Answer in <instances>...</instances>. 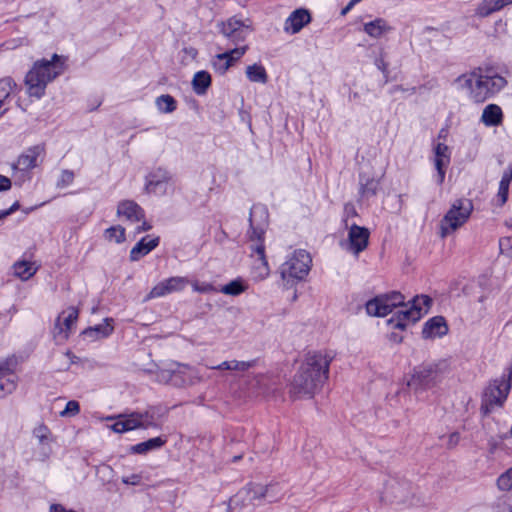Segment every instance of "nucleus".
Listing matches in <instances>:
<instances>
[{
	"label": "nucleus",
	"instance_id": "1",
	"mask_svg": "<svg viewBox=\"0 0 512 512\" xmlns=\"http://www.w3.org/2000/svg\"><path fill=\"white\" fill-rule=\"evenodd\" d=\"M432 300L427 295H419L412 301L405 302L404 296L399 292H391L376 296L366 303V312L373 317H386V324L391 330L404 331L419 321L425 315Z\"/></svg>",
	"mask_w": 512,
	"mask_h": 512
},
{
	"label": "nucleus",
	"instance_id": "2",
	"mask_svg": "<svg viewBox=\"0 0 512 512\" xmlns=\"http://www.w3.org/2000/svg\"><path fill=\"white\" fill-rule=\"evenodd\" d=\"M333 359V353L325 350L306 354L290 383L289 393L295 398H312L328 380Z\"/></svg>",
	"mask_w": 512,
	"mask_h": 512
},
{
	"label": "nucleus",
	"instance_id": "3",
	"mask_svg": "<svg viewBox=\"0 0 512 512\" xmlns=\"http://www.w3.org/2000/svg\"><path fill=\"white\" fill-rule=\"evenodd\" d=\"M453 85L457 91L467 94L472 101L482 103L501 91L507 81L490 70L478 68L457 77Z\"/></svg>",
	"mask_w": 512,
	"mask_h": 512
},
{
	"label": "nucleus",
	"instance_id": "4",
	"mask_svg": "<svg viewBox=\"0 0 512 512\" xmlns=\"http://www.w3.org/2000/svg\"><path fill=\"white\" fill-rule=\"evenodd\" d=\"M66 57L53 54L51 59H40L33 63L24 80L29 97L40 99L47 85L62 75L66 69Z\"/></svg>",
	"mask_w": 512,
	"mask_h": 512
},
{
	"label": "nucleus",
	"instance_id": "5",
	"mask_svg": "<svg viewBox=\"0 0 512 512\" xmlns=\"http://www.w3.org/2000/svg\"><path fill=\"white\" fill-rule=\"evenodd\" d=\"M257 215L263 217L264 221H266V208L262 206H254L250 212L249 221L252 229L250 239L254 242V244L251 245V256L255 259L251 275L255 281H263L269 277L270 267L265 255V246L262 242L264 229L263 227H255V218Z\"/></svg>",
	"mask_w": 512,
	"mask_h": 512
},
{
	"label": "nucleus",
	"instance_id": "6",
	"mask_svg": "<svg viewBox=\"0 0 512 512\" xmlns=\"http://www.w3.org/2000/svg\"><path fill=\"white\" fill-rule=\"evenodd\" d=\"M312 267V257L304 249H296L285 257L278 272L286 288H291L304 281Z\"/></svg>",
	"mask_w": 512,
	"mask_h": 512
},
{
	"label": "nucleus",
	"instance_id": "7",
	"mask_svg": "<svg viewBox=\"0 0 512 512\" xmlns=\"http://www.w3.org/2000/svg\"><path fill=\"white\" fill-rule=\"evenodd\" d=\"M511 382L512 368L509 367L503 375L488 383L481 396L480 412L483 415H489L503 407L511 389Z\"/></svg>",
	"mask_w": 512,
	"mask_h": 512
},
{
	"label": "nucleus",
	"instance_id": "8",
	"mask_svg": "<svg viewBox=\"0 0 512 512\" xmlns=\"http://www.w3.org/2000/svg\"><path fill=\"white\" fill-rule=\"evenodd\" d=\"M157 380L160 383L184 387L202 382L203 377L196 368L186 364L171 362L158 370Z\"/></svg>",
	"mask_w": 512,
	"mask_h": 512
},
{
	"label": "nucleus",
	"instance_id": "9",
	"mask_svg": "<svg viewBox=\"0 0 512 512\" xmlns=\"http://www.w3.org/2000/svg\"><path fill=\"white\" fill-rule=\"evenodd\" d=\"M105 421H113L108 426L110 430L117 434H123L136 429H148L156 427L157 424L149 410L144 412H132L129 414H119L102 418Z\"/></svg>",
	"mask_w": 512,
	"mask_h": 512
},
{
	"label": "nucleus",
	"instance_id": "10",
	"mask_svg": "<svg viewBox=\"0 0 512 512\" xmlns=\"http://www.w3.org/2000/svg\"><path fill=\"white\" fill-rule=\"evenodd\" d=\"M473 205L468 199H458L453 202L440 224L441 237H446L463 226L469 219Z\"/></svg>",
	"mask_w": 512,
	"mask_h": 512
},
{
	"label": "nucleus",
	"instance_id": "11",
	"mask_svg": "<svg viewBox=\"0 0 512 512\" xmlns=\"http://www.w3.org/2000/svg\"><path fill=\"white\" fill-rule=\"evenodd\" d=\"M450 371L449 364L442 360L431 365H424L415 368L408 381L409 386L428 385L431 382L440 380L441 376Z\"/></svg>",
	"mask_w": 512,
	"mask_h": 512
},
{
	"label": "nucleus",
	"instance_id": "12",
	"mask_svg": "<svg viewBox=\"0 0 512 512\" xmlns=\"http://www.w3.org/2000/svg\"><path fill=\"white\" fill-rule=\"evenodd\" d=\"M145 190L157 196L171 194L174 190L171 174L162 168L152 170L146 176Z\"/></svg>",
	"mask_w": 512,
	"mask_h": 512
},
{
	"label": "nucleus",
	"instance_id": "13",
	"mask_svg": "<svg viewBox=\"0 0 512 512\" xmlns=\"http://www.w3.org/2000/svg\"><path fill=\"white\" fill-rule=\"evenodd\" d=\"M189 283L190 282L186 277H169L154 285L144 300L149 301L152 299L165 297L172 293L181 292L187 287Z\"/></svg>",
	"mask_w": 512,
	"mask_h": 512
},
{
	"label": "nucleus",
	"instance_id": "14",
	"mask_svg": "<svg viewBox=\"0 0 512 512\" xmlns=\"http://www.w3.org/2000/svg\"><path fill=\"white\" fill-rule=\"evenodd\" d=\"M369 237L370 232L367 228L354 224L350 226L347 239L341 243V246L344 250L358 256L367 248Z\"/></svg>",
	"mask_w": 512,
	"mask_h": 512
},
{
	"label": "nucleus",
	"instance_id": "15",
	"mask_svg": "<svg viewBox=\"0 0 512 512\" xmlns=\"http://www.w3.org/2000/svg\"><path fill=\"white\" fill-rule=\"evenodd\" d=\"M451 161V150L444 142L436 141L433 144V163L437 174L436 182L441 185L445 180L446 169Z\"/></svg>",
	"mask_w": 512,
	"mask_h": 512
},
{
	"label": "nucleus",
	"instance_id": "16",
	"mask_svg": "<svg viewBox=\"0 0 512 512\" xmlns=\"http://www.w3.org/2000/svg\"><path fill=\"white\" fill-rule=\"evenodd\" d=\"M268 487L262 484H250L236 494L241 507L256 506L267 496Z\"/></svg>",
	"mask_w": 512,
	"mask_h": 512
},
{
	"label": "nucleus",
	"instance_id": "17",
	"mask_svg": "<svg viewBox=\"0 0 512 512\" xmlns=\"http://www.w3.org/2000/svg\"><path fill=\"white\" fill-rule=\"evenodd\" d=\"M79 311L75 307H68L58 316L55 323V334L61 340H67L75 327Z\"/></svg>",
	"mask_w": 512,
	"mask_h": 512
},
{
	"label": "nucleus",
	"instance_id": "18",
	"mask_svg": "<svg viewBox=\"0 0 512 512\" xmlns=\"http://www.w3.org/2000/svg\"><path fill=\"white\" fill-rule=\"evenodd\" d=\"M44 153V147L41 145L30 147L19 155L14 167L21 171H30L43 161Z\"/></svg>",
	"mask_w": 512,
	"mask_h": 512
},
{
	"label": "nucleus",
	"instance_id": "19",
	"mask_svg": "<svg viewBox=\"0 0 512 512\" xmlns=\"http://www.w3.org/2000/svg\"><path fill=\"white\" fill-rule=\"evenodd\" d=\"M448 330L449 328L445 318L442 316H434L424 323L421 334L424 339L434 340L445 336Z\"/></svg>",
	"mask_w": 512,
	"mask_h": 512
},
{
	"label": "nucleus",
	"instance_id": "20",
	"mask_svg": "<svg viewBox=\"0 0 512 512\" xmlns=\"http://www.w3.org/2000/svg\"><path fill=\"white\" fill-rule=\"evenodd\" d=\"M311 22V14L307 9L294 10L285 20L284 31L289 34L300 32L304 26Z\"/></svg>",
	"mask_w": 512,
	"mask_h": 512
},
{
	"label": "nucleus",
	"instance_id": "21",
	"mask_svg": "<svg viewBox=\"0 0 512 512\" xmlns=\"http://www.w3.org/2000/svg\"><path fill=\"white\" fill-rule=\"evenodd\" d=\"M117 216L128 222H140L144 219L142 208L134 201L124 200L117 206Z\"/></svg>",
	"mask_w": 512,
	"mask_h": 512
},
{
	"label": "nucleus",
	"instance_id": "22",
	"mask_svg": "<svg viewBox=\"0 0 512 512\" xmlns=\"http://www.w3.org/2000/svg\"><path fill=\"white\" fill-rule=\"evenodd\" d=\"M159 244V237L147 235L138 241L130 251V260L138 261L149 254Z\"/></svg>",
	"mask_w": 512,
	"mask_h": 512
},
{
	"label": "nucleus",
	"instance_id": "23",
	"mask_svg": "<svg viewBox=\"0 0 512 512\" xmlns=\"http://www.w3.org/2000/svg\"><path fill=\"white\" fill-rule=\"evenodd\" d=\"M393 30L392 26L384 18H375L363 24V31L373 39H380Z\"/></svg>",
	"mask_w": 512,
	"mask_h": 512
},
{
	"label": "nucleus",
	"instance_id": "24",
	"mask_svg": "<svg viewBox=\"0 0 512 512\" xmlns=\"http://www.w3.org/2000/svg\"><path fill=\"white\" fill-rule=\"evenodd\" d=\"M360 193L364 197H370L377 193L380 187L381 176L370 171L363 170L360 174Z\"/></svg>",
	"mask_w": 512,
	"mask_h": 512
},
{
	"label": "nucleus",
	"instance_id": "25",
	"mask_svg": "<svg viewBox=\"0 0 512 512\" xmlns=\"http://www.w3.org/2000/svg\"><path fill=\"white\" fill-rule=\"evenodd\" d=\"M13 275L21 281H28L38 271L39 264L33 260L19 259L13 266Z\"/></svg>",
	"mask_w": 512,
	"mask_h": 512
},
{
	"label": "nucleus",
	"instance_id": "26",
	"mask_svg": "<svg viewBox=\"0 0 512 512\" xmlns=\"http://www.w3.org/2000/svg\"><path fill=\"white\" fill-rule=\"evenodd\" d=\"M504 118L501 107L497 104H488L482 111L481 122L486 127H497L502 124Z\"/></svg>",
	"mask_w": 512,
	"mask_h": 512
},
{
	"label": "nucleus",
	"instance_id": "27",
	"mask_svg": "<svg viewBox=\"0 0 512 512\" xmlns=\"http://www.w3.org/2000/svg\"><path fill=\"white\" fill-rule=\"evenodd\" d=\"M511 4L512 0H482L475 9V15L484 18Z\"/></svg>",
	"mask_w": 512,
	"mask_h": 512
},
{
	"label": "nucleus",
	"instance_id": "28",
	"mask_svg": "<svg viewBox=\"0 0 512 512\" xmlns=\"http://www.w3.org/2000/svg\"><path fill=\"white\" fill-rule=\"evenodd\" d=\"M114 331L113 319L106 318L104 321L94 327L86 329L83 334L93 340L106 338Z\"/></svg>",
	"mask_w": 512,
	"mask_h": 512
},
{
	"label": "nucleus",
	"instance_id": "29",
	"mask_svg": "<svg viewBox=\"0 0 512 512\" xmlns=\"http://www.w3.org/2000/svg\"><path fill=\"white\" fill-rule=\"evenodd\" d=\"M166 443V439L162 437L151 438L147 441L130 446L129 452L131 454H147L150 451L160 449Z\"/></svg>",
	"mask_w": 512,
	"mask_h": 512
},
{
	"label": "nucleus",
	"instance_id": "30",
	"mask_svg": "<svg viewBox=\"0 0 512 512\" xmlns=\"http://www.w3.org/2000/svg\"><path fill=\"white\" fill-rule=\"evenodd\" d=\"M212 79L209 72L205 70L198 71L192 78V88L197 95H205L211 86Z\"/></svg>",
	"mask_w": 512,
	"mask_h": 512
},
{
	"label": "nucleus",
	"instance_id": "31",
	"mask_svg": "<svg viewBox=\"0 0 512 512\" xmlns=\"http://www.w3.org/2000/svg\"><path fill=\"white\" fill-rule=\"evenodd\" d=\"M247 32L248 28L244 27L241 22L235 19H229L222 24V33L228 38L242 39Z\"/></svg>",
	"mask_w": 512,
	"mask_h": 512
},
{
	"label": "nucleus",
	"instance_id": "32",
	"mask_svg": "<svg viewBox=\"0 0 512 512\" xmlns=\"http://www.w3.org/2000/svg\"><path fill=\"white\" fill-rule=\"evenodd\" d=\"M512 181V163L503 172L499 182L496 200L500 206L504 205L508 199L509 186Z\"/></svg>",
	"mask_w": 512,
	"mask_h": 512
},
{
	"label": "nucleus",
	"instance_id": "33",
	"mask_svg": "<svg viewBox=\"0 0 512 512\" xmlns=\"http://www.w3.org/2000/svg\"><path fill=\"white\" fill-rule=\"evenodd\" d=\"M245 75L250 82L266 84L268 81V74L265 67L260 63L248 65L245 70Z\"/></svg>",
	"mask_w": 512,
	"mask_h": 512
},
{
	"label": "nucleus",
	"instance_id": "34",
	"mask_svg": "<svg viewBox=\"0 0 512 512\" xmlns=\"http://www.w3.org/2000/svg\"><path fill=\"white\" fill-rule=\"evenodd\" d=\"M249 288L248 282L238 277L229 283L223 285L218 291L228 296H238L246 292Z\"/></svg>",
	"mask_w": 512,
	"mask_h": 512
},
{
	"label": "nucleus",
	"instance_id": "35",
	"mask_svg": "<svg viewBox=\"0 0 512 512\" xmlns=\"http://www.w3.org/2000/svg\"><path fill=\"white\" fill-rule=\"evenodd\" d=\"M155 106L159 113L170 114L177 109V101L169 94H162L156 97Z\"/></svg>",
	"mask_w": 512,
	"mask_h": 512
},
{
	"label": "nucleus",
	"instance_id": "36",
	"mask_svg": "<svg viewBox=\"0 0 512 512\" xmlns=\"http://www.w3.org/2000/svg\"><path fill=\"white\" fill-rule=\"evenodd\" d=\"M33 436L38 441V443L44 447H49L50 444L54 441V437L50 428L44 423L37 424L33 429Z\"/></svg>",
	"mask_w": 512,
	"mask_h": 512
},
{
	"label": "nucleus",
	"instance_id": "37",
	"mask_svg": "<svg viewBox=\"0 0 512 512\" xmlns=\"http://www.w3.org/2000/svg\"><path fill=\"white\" fill-rule=\"evenodd\" d=\"M104 238L110 243H123L126 239L125 229L120 225L111 226L104 231Z\"/></svg>",
	"mask_w": 512,
	"mask_h": 512
},
{
	"label": "nucleus",
	"instance_id": "38",
	"mask_svg": "<svg viewBox=\"0 0 512 512\" xmlns=\"http://www.w3.org/2000/svg\"><path fill=\"white\" fill-rule=\"evenodd\" d=\"M17 365L18 361L15 356L0 359V378L13 374L16 371Z\"/></svg>",
	"mask_w": 512,
	"mask_h": 512
},
{
	"label": "nucleus",
	"instance_id": "39",
	"mask_svg": "<svg viewBox=\"0 0 512 512\" xmlns=\"http://www.w3.org/2000/svg\"><path fill=\"white\" fill-rule=\"evenodd\" d=\"M80 413V404L76 400H70L66 403L64 409L59 413L62 418L75 417Z\"/></svg>",
	"mask_w": 512,
	"mask_h": 512
},
{
	"label": "nucleus",
	"instance_id": "40",
	"mask_svg": "<svg viewBox=\"0 0 512 512\" xmlns=\"http://www.w3.org/2000/svg\"><path fill=\"white\" fill-rule=\"evenodd\" d=\"M497 486L503 491H509L512 489V467L498 477Z\"/></svg>",
	"mask_w": 512,
	"mask_h": 512
},
{
	"label": "nucleus",
	"instance_id": "41",
	"mask_svg": "<svg viewBox=\"0 0 512 512\" xmlns=\"http://www.w3.org/2000/svg\"><path fill=\"white\" fill-rule=\"evenodd\" d=\"M74 178H75V175H74L73 171L68 170V169L62 170L59 175L56 185L58 188H61V189L66 188L73 183Z\"/></svg>",
	"mask_w": 512,
	"mask_h": 512
},
{
	"label": "nucleus",
	"instance_id": "42",
	"mask_svg": "<svg viewBox=\"0 0 512 512\" xmlns=\"http://www.w3.org/2000/svg\"><path fill=\"white\" fill-rule=\"evenodd\" d=\"M213 67L217 72L224 74L231 67L230 60H227L224 53L218 54L213 61Z\"/></svg>",
	"mask_w": 512,
	"mask_h": 512
},
{
	"label": "nucleus",
	"instance_id": "43",
	"mask_svg": "<svg viewBox=\"0 0 512 512\" xmlns=\"http://www.w3.org/2000/svg\"><path fill=\"white\" fill-rule=\"evenodd\" d=\"M181 62L188 65L192 61L196 60L198 51L194 47H184L181 52Z\"/></svg>",
	"mask_w": 512,
	"mask_h": 512
},
{
	"label": "nucleus",
	"instance_id": "44",
	"mask_svg": "<svg viewBox=\"0 0 512 512\" xmlns=\"http://www.w3.org/2000/svg\"><path fill=\"white\" fill-rule=\"evenodd\" d=\"M192 289L195 292L198 293H211V292H217L218 290L209 282H200V281H193L191 282Z\"/></svg>",
	"mask_w": 512,
	"mask_h": 512
},
{
	"label": "nucleus",
	"instance_id": "45",
	"mask_svg": "<svg viewBox=\"0 0 512 512\" xmlns=\"http://www.w3.org/2000/svg\"><path fill=\"white\" fill-rule=\"evenodd\" d=\"M246 50H247V48L245 46L239 47V48H235L230 51L224 52V55L227 58V60H230V64L232 66L235 61L239 60L246 53Z\"/></svg>",
	"mask_w": 512,
	"mask_h": 512
},
{
	"label": "nucleus",
	"instance_id": "46",
	"mask_svg": "<svg viewBox=\"0 0 512 512\" xmlns=\"http://www.w3.org/2000/svg\"><path fill=\"white\" fill-rule=\"evenodd\" d=\"M499 248L502 254L512 257V237L501 238Z\"/></svg>",
	"mask_w": 512,
	"mask_h": 512
},
{
	"label": "nucleus",
	"instance_id": "47",
	"mask_svg": "<svg viewBox=\"0 0 512 512\" xmlns=\"http://www.w3.org/2000/svg\"><path fill=\"white\" fill-rule=\"evenodd\" d=\"M253 361L231 360V369L234 371H246L253 366Z\"/></svg>",
	"mask_w": 512,
	"mask_h": 512
},
{
	"label": "nucleus",
	"instance_id": "48",
	"mask_svg": "<svg viewBox=\"0 0 512 512\" xmlns=\"http://www.w3.org/2000/svg\"><path fill=\"white\" fill-rule=\"evenodd\" d=\"M142 477L140 474H131L129 476L122 477V482L126 485L136 486L141 483Z\"/></svg>",
	"mask_w": 512,
	"mask_h": 512
},
{
	"label": "nucleus",
	"instance_id": "49",
	"mask_svg": "<svg viewBox=\"0 0 512 512\" xmlns=\"http://www.w3.org/2000/svg\"><path fill=\"white\" fill-rule=\"evenodd\" d=\"M11 185V180L8 177L0 175V192L9 190Z\"/></svg>",
	"mask_w": 512,
	"mask_h": 512
},
{
	"label": "nucleus",
	"instance_id": "50",
	"mask_svg": "<svg viewBox=\"0 0 512 512\" xmlns=\"http://www.w3.org/2000/svg\"><path fill=\"white\" fill-rule=\"evenodd\" d=\"M15 388H16V383L13 380H8L5 385L0 384V389L5 390L6 393L13 392L15 390Z\"/></svg>",
	"mask_w": 512,
	"mask_h": 512
},
{
	"label": "nucleus",
	"instance_id": "51",
	"mask_svg": "<svg viewBox=\"0 0 512 512\" xmlns=\"http://www.w3.org/2000/svg\"><path fill=\"white\" fill-rule=\"evenodd\" d=\"M211 369H217V370H230L231 369V360L229 361H223L217 366H212Z\"/></svg>",
	"mask_w": 512,
	"mask_h": 512
},
{
	"label": "nucleus",
	"instance_id": "52",
	"mask_svg": "<svg viewBox=\"0 0 512 512\" xmlns=\"http://www.w3.org/2000/svg\"><path fill=\"white\" fill-rule=\"evenodd\" d=\"M19 208L18 202H15L9 209L5 211H1L2 214H5V217L15 212Z\"/></svg>",
	"mask_w": 512,
	"mask_h": 512
},
{
	"label": "nucleus",
	"instance_id": "53",
	"mask_svg": "<svg viewBox=\"0 0 512 512\" xmlns=\"http://www.w3.org/2000/svg\"><path fill=\"white\" fill-rule=\"evenodd\" d=\"M151 228L145 221L142 222V225L137 227V232L147 231Z\"/></svg>",
	"mask_w": 512,
	"mask_h": 512
},
{
	"label": "nucleus",
	"instance_id": "54",
	"mask_svg": "<svg viewBox=\"0 0 512 512\" xmlns=\"http://www.w3.org/2000/svg\"><path fill=\"white\" fill-rule=\"evenodd\" d=\"M355 6V4H352V1L350 0L349 3L346 5V7L342 10L341 14L342 15H345L346 13H348L353 7Z\"/></svg>",
	"mask_w": 512,
	"mask_h": 512
},
{
	"label": "nucleus",
	"instance_id": "55",
	"mask_svg": "<svg viewBox=\"0 0 512 512\" xmlns=\"http://www.w3.org/2000/svg\"><path fill=\"white\" fill-rule=\"evenodd\" d=\"M446 137V131L445 130H441L439 135H438V140L437 141H440V139H445Z\"/></svg>",
	"mask_w": 512,
	"mask_h": 512
},
{
	"label": "nucleus",
	"instance_id": "56",
	"mask_svg": "<svg viewBox=\"0 0 512 512\" xmlns=\"http://www.w3.org/2000/svg\"><path fill=\"white\" fill-rule=\"evenodd\" d=\"M50 455V451L44 454V458H48Z\"/></svg>",
	"mask_w": 512,
	"mask_h": 512
},
{
	"label": "nucleus",
	"instance_id": "57",
	"mask_svg": "<svg viewBox=\"0 0 512 512\" xmlns=\"http://www.w3.org/2000/svg\"><path fill=\"white\" fill-rule=\"evenodd\" d=\"M3 218H5V214H2V213L0 212V220H1V219H3Z\"/></svg>",
	"mask_w": 512,
	"mask_h": 512
},
{
	"label": "nucleus",
	"instance_id": "58",
	"mask_svg": "<svg viewBox=\"0 0 512 512\" xmlns=\"http://www.w3.org/2000/svg\"><path fill=\"white\" fill-rule=\"evenodd\" d=\"M509 434H510V436L512 437V427H511V429H510V431H509Z\"/></svg>",
	"mask_w": 512,
	"mask_h": 512
}]
</instances>
